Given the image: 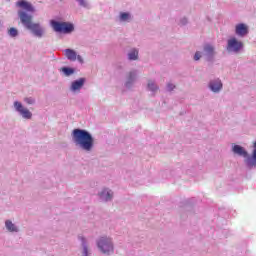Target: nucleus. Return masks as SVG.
<instances>
[{
  "mask_svg": "<svg viewBox=\"0 0 256 256\" xmlns=\"http://www.w3.org/2000/svg\"><path fill=\"white\" fill-rule=\"evenodd\" d=\"M73 141L76 145L81 147L84 151H91L93 149V136L87 130L74 129L72 132Z\"/></svg>",
  "mask_w": 256,
  "mask_h": 256,
  "instance_id": "obj_1",
  "label": "nucleus"
},
{
  "mask_svg": "<svg viewBox=\"0 0 256 256\" xmlns=\"http://www.w3.org/2000/svg\"><path fill=\"white\" fill-rule=\"evenodd\" d=\"M21 23L36 35V37H43V28L38 23H33V16L20 11L18 13Z\"/></svg>",
  "mask_w": 256,
  "mask_h": 256,
  "instance_id": "obj_2",
  "label": "nucleus"
},
{
  "mask_svg": "<svg viewBox=\"0 0 256 256\" xmlns=\"http://www.w3.org/2000/svg\"><path fill=\"white\" fill-rule=\"evenodd\" d=\"M51 25L56 33H71L75 29L73 27V24L67 22H57L55 20H52Z\"/></svg>",
  "mask_w": 256,
  "mask_h": 256,
  "instance_id": "obj_3",
  "label": "nucleus"
},
{
  "mask_svg": "<svg viewBox=\"0 0 256 256\" xmlns=\"http://www.w3.org/2000/svg\"><path fill=\"white\" fill-rule=\"evenodd\" d=\"M98 247L102 253H113V243L111 242V239L102 237L98 241Z\"/></svg>",
  "mask_w": 256,
  "mask_h": 256,
  "instance_id": "obj_4",
  "label": "nucleus"
},
{
  "mask_svg": "<svg viewBox=\"0 0 256 256\" xmlns=\"http://www.w3.org/2000/svg\"><path fill=\"white\" fill-rule=\"evenodd\" d=\"M14 107L16 111H18V113H20V115H22L24 119H31L33 117V114L31 113V111L23 107V104H21V102L19 101L14 102Z\"/></svg>",
  "mask_w": 256,
  "mask_h": 256,
  "instance_id": "obj_5",
  "label": "nucleus"
},
{
  "mask_svg": "<svg viewBox=\"0 0 256 256\" xmlns=\"http://www.w3.org/2000/svg\"><path fill=\"white\" fill-rule=\"evenodd\" d=\"M228 51H234V53H238L243 49V42L238 41L237 38H231L228 40Z\"/></svg>",
  "mask_w": 256,
  "mask_h": 256,
  "instance_id": "obj_6",
  "label": "nucleus"
},
{
  "mask_svg": "<svg viewBox=\"0 0 256 256\" xmlns=\"http://www.w3.org/2000/svg\"><path fill=\"white\" fill-rule=\"evenodd\" d=\"M235 33L238 37H245V35L249 34V26L243 23L237 24L235 27Z\"/></svg>",
  "mask_w": 256,
  "mask_h": 256,
  "instance_id": "obj_7",
  "label": "nucleus"
},
{
  "mask_svg": "<svg viewBox=\"0 0 256 256\" xmlns=\"http://www.w3.org/2000/svg\"><path fill=\"white\" fill-rule=\"evenodd\" d=\"M209 87L211 91H213L214 93H219V91L223 89V83H221V80L217 79V80L211 81L209 84Z\"/></svg>",
  "mask_w": 256,
  "mask_h": 256,
  "instance_id": "obj_8",
  "label": "nucleus"
},
{
  "mask_svg": "<svg viewBox=\"0 0 256 256\" xmlns=\"http://www.w3.org/2000/svg\"><path fill=\"white\" fill-rule=\"evenodd\" d=\"M17 6L21 7V9H25L26 11H29L30 13H33V11H35V9L33 8V6L25 1V0H20L17 2Z\"/></svg>",
  "mask_w": 256,
  "mask_h": 256,
  "instance_id": "obj_9",
  "label": "nucleus"
},
{
  "mask_svg": "<svg viewBox=\"0 0 256 256\" xmlns=\"http://www.w3.org/2000/svg\"><path fill=\"white\" fill-rule=\"evenodd\" d=\"M83 85H85V78H80V79L72 82L71 89H72V91H79V89H81V87H83Z\"/></svg>",
  "mask_w": 256,
  "mask_h": 256,
  "instance_id": "obj_10",
  "label": "nucleus"
},
{
  "mask_svg": "<svg viewBox=\"0 0 256 256\" xmlns=\"http://www.w3.org/2000/svg\"><path fill=\"white\" fill-rule=\"evenodd\" d=\"M64 55L69 61H77V53L74 50L66 49L64 50Z\"/></svg>",
  "mask_w": 256,
  "mask_h": 256,
  "instance_id": "obj_11",
  "label": "nucleus"
},
{
  "mask_svg": "<svg viewBox=\"0 0 256 256\" xmlns=\"http://www.w3.org/2000/svg\"><path fill=\"white\" fill-rule=\"evenodd\" d=\"M100 197L104 199V201H109L113 197V192H111V190L104 189L100 193Z\"/></svg>",
  "mask_w": 256,
  "mask_h": 256,
  "instance_id": "obj_12",
  "label": "nucleus"
},
{
  "mask_svg": "<svg viewBox=\"0 0 256 256\" xmlns=\"http://www.w3.org/2000/svg\"><path fill=\"white\" fill-rule=\"evenodd\" d=\"M5 226L8 229V231L17 232V228L15 227V224H13V222H11V220H7L5 222Z\"/></svg>",
  "mask_w": 256,
  "mask_h": 256,
  "instance_id": "obj_13",
  "label": "nucleus"
},
{
  "mask_svg": "<svg viewBox=\"0 0 256 256\" xmlns=\"http://www.w3.org/2000/svg\"><path fill=\"white\" fill-rule=\"evenodd\" d=\"M128 57L130 59V61H136V59H138L139 57V51L137 50H131V52L128 54Z\"/></svg>",
  "mask_w": 256,
  "mask_h": 256,
  "instance_id": "obj_14",
  "label": "nucleus"
},
{
  "mask_svg": "<svg viewBox=\"0 0 256 256\" xmlns=\"http://www.w3.org/2000/svg\"><path fill=\"white\" fill-rule=\"evenodd\" d=\"M62 73H64V75H66V77H69L70 75H73V73H75V70L72 68H68V67H63L61 68Z\"/></svg>",
  "mask_w": 256,
  "mask_h": 256,
  "instance_id": "obj_15",
  "label": "nucleus"
},
{
  "mask_svg": "<svg viewBox=\"0 0 256 256\" xmlns=\"http://www.w3.org/2000/svg\"><path fill=\"white\" fill-rule=\"evenodd\" d=\"M8 35H10V37H17L19 35V31L17 28H10L8 30Z\"/></svg>",
  "mask_w": 256,
  "mask_h": 256,
  "instance_id": "obj_16",
  "label": "nucleus"
},
{
  "mask_svg": "<svg viewBox=\"0 0 256 256\" xmlns=\"http://www.w3.org/2000/svg\"><path fill=\"white\" fill-rule=\"evenodd\" d=\"M204 51H206V53H207L208 55H213L214 48H213V46H211V45H206V46L204 47Z\"/></svg>",
  "mask_w": 256,
  "mask_h": 256,
  "instance_id": "obj_17",
  "label": "nucleus"
},
{
  "mask_svg": "<svg viewBox=\"0 0 256 256\" xmlns=\"http://www.w3.org/2000/svg\"><path fill=\"white\" fill-rule=\"evenodd\" d=\"M148 89H150V91H157V85H155V82L153 81H149L148 82Z\"/></svg>",
  "mask_w": 256,
  "mask_h": 256,
  "instance_id": "obj_18",
  "label": "nucleus"
},
{
  "mask_svg": "<svg viewBox=\"0 0 256 256\" xmlns=\"http://www.w3.org/2000/svg\"><path fill=\"white\" fill-rule=\"evenodd\" d=\"M120 19H121V21H127V19H129V13H127V12L121 13Z\"/></svg>",
  "mask_w": 256,
  "mask_h": 256,
  "instance_id": "obj_19",
  "label": "nucleus"
},
{
  "mask_svg": "<svg viewBox=\"0 0 256 256\" xmlns=\"http://www.w3.org/2000/svg\"><path fill=\"white\" fill-rule=\"evenodd\" d=\"M24 101L28 105H33V103H35V100H33V98H25Z\"/></svg>",
  "mask_w": 256,
  "mask_h": 256,
  "instance_id": "obj_20",
  "label": "nucleus"
},
{
  "mask_svg": "<svg viewBox=\"0 0 256 256\" xmlns=\"http://www.w3.org/2000/svg\"><path fill=\"white\" fill-rule=\"evenodd\" d=\"M201 59V52H196L194 55V61H199Z\"/></svg>",
  "mask_w": 256,
  "mask_h": 256,
  "instance_id": "obj_21",
  "label": "nucleus"
},
{
  "mask_svg": "<svg viewBox=\"0 0 256 256\" xmlns=\"http://www.w3.org/2000/svg\"><path fill=\"white\" fill-rule=\"evenodd\" d=\"M77 1L78 3H80L82 7H87V2H85V0H77Z\"/></svg>",
  "mask_w": 256,
  "mask_h": 256,
  "instance_id": "obj_22",
  "label": "nucleus"
},
{
  "mask_svg": "<svg viewBox=\"0 0 256 256\" xmlns=\"http://www.w3.org/2000/svg\"><path fill=\"white\" fill-rule=\"evenodd\" d=\"M175 87V85H173V84H168L167 85V89H168V91H173V88Z\"/></svg>",
  "mask_w": 256,
  "mask_h": 256,
  "instance_id": "obj_23",
  "label": "nucleus"
},
{
  "mask_svg": "<svg viewBox=\"0 0 256 256\" xmlns=\"http://www.w3.org/2000/svg\"><path fill=\"white\" fill-rule=\"evenodd\" d=\"M134 78H135V74L131 72L129 75V81H133Z\"/></svg>",
  "mask_w": 256,
  "mask_h": 256,
  "instance_id": "obj_24",
  "label": "nucleus"
},
{
  "mask_svg": "<svg viewBox=\"0 0 256 256\" xmlns=\"http://www.w3.org/2000/svg\"><path fill=\"white\" fill-rule=\"evenodd\" d=\"M76 59H77L80 63H83V57H81L80 55L76 56Z\"/></svg>",
  "mask_w": 256,
  "mask_h": 256,
  "instance_id": "obj_25",
  "label": "nucleus"
}]
</instances>
